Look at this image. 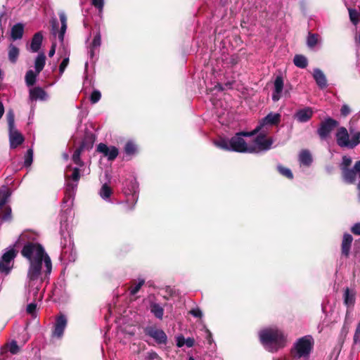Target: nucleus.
I'll list each match as a JSON object with an SVG mask.
<instances>
[{
    "mask_svg": "<svg viewBox=\"0 0 360 360\" xmlns=\"http://www.w3.org/2000/svg\"><path fill=\"white\" fill-rule=\"evenodd\" d=\"M49 98L47 93L41 87H34L30 89L29 99L31 101H46Z\"/></svg>",
    "mask_w": 360,
    "mask_h": 360,
    "instance_id": "nucleus-20",
    "label": "nucleus"
},
{
    "mask_svg": "<svg viewBox=\"0 0 360 360\" xmlns=\"http://www.w3.org/2000/svg\"><path fill=\"white\" fill-rule=\"evenodd\" d=\"M36 308H37V304L34 302H31L27 307V313H29L32 315H34L35 313V311H36Z\"/></svg>",
    "mask_w": 360,
    "mask_h": 360,
    "instance_id": "nucleus-53",
    "label": "nucleus"
},
{
    "mask_svg": "<svg viewBox=\"0 0 360 360\" xmlns=\"http://www.w3.org/2000/svg\"><path fill=\"white\" fill-rule=\"evenodd\" d=\"M61 253L60 258L64 263L73 262L76 259L77 254L74 248V243L68 231H61Z\"/></svg>",
    "mask_w": 360,
    "mask_h": 360,
    "instance_id": "nucleus-6",
    "label": "nucleus"
},
{
    "mask_svg": "<svg viewBox=\"0 0 360 360\" xmlns=\"http://www.w3.org/2000/svg\"><path fill=\"white\" fill-rule=\"evenodd\" d=\"M340 112L341 115L345 117L350 113V108L347 105L345 104L342 106Z\"/></svg>",
    "mask_w": 360,
    "mask_h": 360,
    "instance_id": "nucleus-56",
    "label": "nucleus"
},
{
    "mask_svg": "<svg viewBox=\"0 0 360 360\" xmlns=\"http://www.w3.org/2000/svg\"><path fill=\"white\" fill-rule=\"evenodd\" d=\"M284 89V81L282 76H277L274 82V89L272 92V100L274 102L278 101L282 97Z\"/></svg>",
    "mask_w": 360,
    "mask_h": 360,
    "instance_id": "nucleus-16",
    "label": "nucleus"
},
{
    "mask_svg": "<svg viewBox=\"0 0 360 360\" xmlns=\"http://www.w3.org/2000/svg\"><path fill=\"white\" fill-rule=\"evenodd\" d=\"M299 160L304 165H309L312 161L311 155L308 150H302L300 153Z\"/></svg>",
    "mask_w": 360,
    "mask_h": 360,
    "instance_id": "nucleus-35",
    "label": "nucleus"
},
{
    "mask_svg": "<svg viewBox=\"0 0 360 360\" xmlns=\"http://www.w3.org/2000/svg\"><path fill=\"white\" fill-rule=\"evenodd\" d=\"M319 41V37L316 34H311L309 33L307 39V44L309 48H314Z\"/></svg>",
    "mask_w": 360,
    "mask_h": 360,
    "instance_id": "nucleus-40",
    "label": "nucleus"
},
{
    "mask_svg": "<svg viewBox=\"0 0 360 360\" xmlns=\"http://www.w3.org/2000/svg\"><path fill=\"white\" fill-rule=\"evenodd\" d=\"M281 121V115L279 113L276 112H270L265 117L262 119L260 122L259 125L257 126L254 131L255 134L259 132V131H262L263 132H268V126H273L278 124Z\"/></svg>",
    "mask_w": 360,
    "mask_h": 360,
    "instance_id": "nucleus-11",
    "label": "nucleus"
},
{
    "mask_svg": "<svg viewBox=\"0 0 360 360\" xmlns=\"http://www.w3.org/2000/svg\"><path fill=\"white\" fill-rule=\"evenodd\" d=\"M352 240L353 238L350 234H344L342 242V253L344 255L348 256Z\"/></svg>",
    "mask_w": 360,
    "mask_h": 360,
    "instance_id": "nucleus-25",
    "label": "nucleus"
},
{
    "mask_svg": "<svg viewBox=\"0 0 360 360\" xmlns=\"http://www.w3.org/2000/svg\"><path fill=\"white\" fill-rule=\"evenodd\" d=\"M38 75L39 74H37V72H34V71L32 70H28L26 72L25 78L26 84L28 86L34 85V83L36 82V78Z\"/></svg>",
    "mask_w": 360,
    "mask_h": 360,
    "instance_id": "nucleus-36",
    "label": "nucleus"
},
{
    "mask_svg": "<svg viewBox=\"0 0 360 360\" xmlns=\"http://www.w3.org/2000/svg\"><path fill=\"white\" fill-rule=\"evenodd\" d=\"M274 360H287L286 357L276 358L274 359Z\"/></svg>",
    "mask_w": 360,
    "mask_h": 360,
    "instance_id": "nucleus-63",
    "label": "nucleus"
},
{
    "mask_svg": "<svg viewBox=\"0 0 360 360\" xmlns=\"http://www.w3.org/2000/svg\"><path fill=\"white\" fill-rule=\"evenodd\" d=\"M70 167L67 169L65 172L66 188L65 197L63 200V214H61V222L66 221L67 215L71 212V207L73 203V200L75 191L77 188V182L80 178L79 169L75 167L72 169L71 174H68V170Z\"/></svg>",
    "mask_w": 360,
    "mask_h": 360,
    "instance_id": "nucleus-2",
    "label": "nucleus"
},
{
    "mask_svg": "<svg viewBox=\"0 0 360 360\" xmlns=\"http://www.w3.org/2000/svg\"><path fill=\"white\" fill-rule=\"evenodd\" d=\"M16 252L13 247L6 248L0 258V274H8L13 266Z\"/></svg>",
    "mask_w": 360,
    "mask_h": 360,
    "instance_id": "nucleus-10",
    "label": "nucleus"
},
{
    "mask_svg": "<svg viewBox=\"0 0 360 360\" xmlns=\"http://www.w3.org/2000/svg\"><path fill=\"white\" fill-rule=\"evenodd\" d=\"M19 56V49L13 44H10L8 47V59L12 63H15Z\"/></svg>",
    "mask_w": 360,
    "mask_h": 360,
    "instance_id": "nucleus-33",
    "label": "nucleus"
},
{
    "mask_svg": "<svg viewBox=\"0 0 360 360\" xmlns=\"http://www.w3.org/2000/svg\"><path fill=\"white\" fill-rule=\"evenodd\" d=\"M352 232L357 236H360V223H356L351 229Z\"/></svg>",
    "mask_w": 360,
    "mask_h": 360,
    "instance_id": "nucleus-57",
    "label": "nucleus"
},
{
    "mask_svg": "<svg viewBox=\"0 0 360 360\" xmlns=\"http://www.w3.org/2000/svg\"><path fill=\"white\" fill-rule=\"evenodd\" d=\"M92 4L97 8L99 11H101L103 8L104 0H91Z\"/></svg>",
    "mask_w": 360,
    "mask_h": 360,
    "instance_id": "nucleus-54",
    "label": "nucleus"
},
{
    "mask_svg": "<svg viewBox=\"0 0 360 360\" xmlns=\"http://www.w3.org/2000/svg\"><path fill=\"white\" fill-rule=\"evenodd\" d=\"M354 169L356 172H360V160L357 161L354 166Z\"/></svg>",
    "mask_w": 360,
    "mask_h": 360,
    "instance_id": "nucleus-60",
    "label": "nucleus"
},
{
    "mask_svg": "<svg viewBox=\"0 0 360 360\" xmlns=\"http://www.w3.org/2000/svg\"><path fill=\"white\" fill-rule=\"evenodd\" d=\"M260 131L261 133L255 138L254 141L250 143V153H257L268 150L273 143L272 139L266 138L267 133Z\"/></svg>",
    "mask_w": 360,
    "mask_h": 360,
    "instance_id": "nucleus-9",
    "label": "nucleus"
},
{
    "mask_svg": "<svg viewBox=\"0 0 360 360\" xmlns=\"http://www.w3.org/2000/svg\"><path fill=\"white\" fill-rule=\"evenodd\" d=\"M63 51L65 57L59 66V72H60V75H62L63 74L65 68H67V66L68 65V63H69V51H68V49L67 48H65V46H63Z\"/></svg>",
    "mask_w": 360,
    "mask_h": 360,
    "instance_id": "nucleus-34",
    "label": "nucleus"
},
{
    "mask_svg": "<svg viewBox=\"0 0 360 360\" xmlns=\"http://www.w3.org/2000/svg\"><path fill=\"white\" fill-rule=\"evenodd\" d=\"M24 31V27L22 23H17L11 28V37L13 40L22 38Z\"/></svg>",
    "mask_w": 360,
    "mask_h": 360,
    "instance_id": "nucleus-28",
    "label": "nucleus"
},
{
    "mask_svg": "<svg viewBox=\"0 0 360 360\" xmlns=\"http://www.w3.org/2000/svg\"><path fill=\"white\" fill-rule=\"evenodd\" d=\"M138 186L136 180L131 179L126 181L123 188V193L127 197L126 204L127 210H132L138 200L137 195Z\"/></svg>",
    "mask_w": 360,
    "mask_h": 360,
    "instance_id": "nucleus-8",
    "label": "nucleus"
},
{
    "mask_svg": "<svg viewBox=\"0 0 360 360\" xmlns=\"http://www.w3.org/2000/svg\"><path fill=\"white\" fill-rule=\"evenodd\" d=\"M101 94L99 91H98V90L93 91V92L91 94V97H90L91 103L94 104V103H97L101 99Z\"/></svg>",
    "mask_w": 360,
    "mask_h": 360,
    "instance_id": "nucleus-48",
    "label": "nucleus"
},
{
    "mask_svg": "<svg viewBox=\"0 0 360 360\" xmlns=\"http://www.w3.org/2000/svg\"><path fill=\"white\" fill-rule=\"evenodd\" d=\"M357 188H358V190H359V197L360 198V182L359 183Z\"/></svg>",
    "mask_w": 360,
    "mask_h": 360,
    "instance_id": "nucleus-64",
    "label": "nucleus"
},
{
    "mask_svg": "<svg viewBox=\"0 0 360 360\" xmlns=\"http://www.w3.org/2000/svg\"><path fill=\"white\" fill-rule=\"evenodd\" d=\"M354 342L356 344L360 342V322L358 323L356 328V331L354 335Z\"/></svg>",
    "mask_w": 360,
    "mask_h": 360,
    "instance_id": "nucleus-51",
    "label": "nucleus"
},
{
    "mask_svg": "<svg viewBox=\"0 0 360 360\" xmlns=\"http://www.w3.org/2000/svg\"><path fill=\"white\" fill-rule=\"evenodd\" d=\"M43 40V35L41 32L34 34L32 39L30 50L33 53L37 52L40 48Z\"/></svg>",
    "mask_w": 360,
    "mask_h": 360,
    "instance_id": "nucleus-24",
    "label": "nucleus"
},
{
    "mask_svg": "<svg viewBox=\"0 0 360 360\" xmlns=\"http://www.w3.org/2000/svg\"><path fill=\"white\" fill-rule=\"evenodd\" d=\"M4 113V107L3 103L0 101V120L1 119Z\"/></svg>",
    "mask_w": 360,
    "mask_h": 360,
    "instance_id": "nucleus-61",
    "label": "nucleus"
},
{
    "mask_svg": "<svg viewBox=\"0 0 360 360\" xmlns=\"http://www.w3.org/2000/svg\"><path fill=\"white\" fill-rule=\"evenodd\" d=\"M207 338L209 340V342H210V339L211 338V333L208 330H207Z\"/></svg>",
    "mask_w": 360,
    "mask_h": 360,
    "instance_id": "nucleus-62",
    "label": "nucleus"
},
{
    "mask_svg": "<svg viewBox=\"0 0 360 360\" xmlns=\"http://www.w3.org/2000/svg\"><path fill=\"white\" fill-rule=\"evenodd\" d=\"M176 343L178 347H182L185 345V338L182 335L176 337Z\"/></svg>",
    "mask_w": 360,
    "mask_h": 360,
    "instance_id": "nucleus-55",
    "label": "nucleus"
},
{
    "mask_svg": "<svg viewBox=\"0 0 360 360\" xmlns=\"http://www.w3.org/2000/svg\"><path fill=\"white\" fill-rule=\"evenodd\" d=\"M8 349L11 354H15L19 352L20 347L15 341H13L8 345Z\"/></svg>",
    "mask_w": 360,
    "mask_h": 360,
    "instance_id": "nucleus-47",
    "label": "nucleus"
},
{
    "mask_svg": "<svg viewBox=\"0 0 360 360\" xmlns=\"http://www.w3.org/2000/svg\"><path fill=\"white\" fill-rule=\"evenodd\" d=\"M44 280L37 282L34 281V284H30V279L28 278V286L30 288L29 290V295L30 296H32L34 301L38 300L41 301L43 298V293L42 292H39L40 288L39 285L44 281Z\"/></svg>",
    "mask_w": 360,
    "mask_h": 360,
    "instance_id": "nucleus-21",
    "label": "nucleus"
},
{
    "mask_svg": "<svg viewBox=\"0 0 360 360\" xmlns=\"http://www.w3.org/2000/svg\"><path fill=\"white\" fill-rule=\"evenodd\" d=\"M145 333L154 339L158 344H165L167 342V337L165 333L160 328L155 326H148L146 328Z\"/></svg>",
    "mask_w": 360,
    "mask_h": 360,
    "instance_id": "nucleus-13",
    "label": "nucleus"
},
{
    "mask_svg": "<svg viewBox=\"0 0 360 360\" xmlns=\"http://www.w3.org/2000/svg\"><path fill=\"white\" fill-rule=\"evenodd\" d=\"M145 283V280L139 278L137 282H135L130 288L129 292L131 295H135Z\"/></svg>",
    "mask_w": 360,
    "mask_h": 360,
    "instance_id": "nucleus-39",
    "label": "nucleus"
},
{
    "mask_svg": "<svg viewBox=\"0 0 360 360\" xmlns=\"http://www.w3.org/2000/svg\"><path fill=\"white\" fill-rule=\"evenodd\" d=\"M294 64L300 68H304L307 66V59L302 55H296L293 60Z\"/></svg>",
    "mask_w": 360,
    "mask_h": 360,
    "instance_id": "nucleus-37",
    "label": "nucleus"
},
{
    "mask_svg": "<svg viewBox=\"0 0 360 360\" xmlns=\"http://www.w3.org/2000/svg\"><path fill=\"white\" fill-rule=\"evenodd\" d=\"M189 313L194 317L201 318L202 316V311L199 308H194Z\"/></svg>",
    "mask_w": 360,
    "mask_h": 360,
    "instance_id": "nucleus-52",
    "label": "nucleus"
},
{
    "mask_svg": "<svg viewBox=\"0 0 360 360\" xmlns=\"http://www.w3.org/2000/svg\"><path fill=\"white\" fill-rule=\"evenodd\" d=\"M9 142L11 148H15L24 141L23 136L16 129V128L9 129Z\"/></svg>",
    "mask_w": 360,
    "mask_h": 360,
    "instance_id": "nucleus-19",
    "label": "nucleus"
},
{
    "mask_svg": "<svg viewBox=\"0 0 360 360\" xmlns=\"http://www.w3.org/2000/svg\"><path fill=\"white\" fill-rule=\"evenodd\" d=\"M351 163H352L351 158H349L348 156H344L342 158V162L341 164V169L344 170V169H347L348 167L351 165Z\"/></svg>",
    "mask_w": 360,
    "mask_h": 360,
    "instance_id": "nucleus-49",
    "label": "nucleus"
},
{
    "mask_svg": "<svg viewBox=\"0 0 360 360\" xmlns=\"http://www.w3.org/2000/svg\"><path fill=\"white\" fill-rule=\"evenodd\" d=\"M97 150L103 153L109 160H115L118 155V149L115 146H108L105 143H99L97 146Z\"/></svg>",
    "mask_w": 360,
    "mask_h": 360,
    "instance_id": "nucleus-17",
    "label": "nucleus"
},
{
    "mask_svg": "<svg viewBox=\"0 0 360 360\" xmlns=\"http://www.w3.org/2000/svg\"><path fill=\"white\" fill-rule=\"evenodd\" d=\"M314 110L310 107H305L298 110L294 115V118L299 122H308L313 116Z\"/></svg>",
    "mask_w": 360,
    "mask_h": 360,
    "instance_id": "nucleus-18",
    "label": "nucleus"
},
{
    "mask_svg": "<svg viewBox=\"0 0 360 360\" xmlns=\"http://www.w3.org/2000/svg\"><path fill=\"white\" fill-rule=\"evenodd\" d=\"M67 318L63 314H61L56 318L54 330L52 333L53 337L60 338L63 336L67 326Z\"/></svg>",
    "mask_w": 360,
    "mask_h": 360,
    "instance_id": "nucleus-15",
    "label": "nucleus"
},
{
    "mask_svg": "<svg viewBox=\"0 0 360 360\" xmlns=\"http://www.w3.org/2000/svg\"><path fill=\"white\" fill-rule=\"evenodd\" d=\"M259 337L264 347L270 352H276L285 345V336L282 330L275 326L261 330Z\"/></svg>",
    "mask_w": 360,
    "mask_h": 360,
    "instance_id": "nucleus-3",
    "label": "nucleus"
},
{
    "mask_svg": "<svg viewBox=\"0 0 360 360\" xmlns=\"http://www.w3.org/2000/svg\"><path fill=\"white\" fill-rule=\"evenodd\" d=\"M21 253L30 262L27 278L30 284L34 285L35 281L40 282L46 280L51 272L52 264L44 248L39 244L27 243Z\"/></svg>",
    "mask_w": 360,
    "mask_h": 360,
    "instance_id": "nucleus-1",
    "label": "nucleus"
},
{
    "mask_svg": "<svg viewBox=\"0 0 360 360\" xmlns=\"http://www.w3.org/2000/svg\"><path fill=\"white\" fill-rule=\"evenodd\" d=\"M344 180L347 182L352 184L355 181L356 177V172L354 169H346L342 170Z\"/></svg>",
    "mask_w": 360,
    "mask_h": 360,
    "instance_id": "nucleus-31",
    "label": "nucleus"
},
{
    "mask_svg": "<svg viewBox=\"0 0 360 360\" xmlns=\"http://www.w3.org/2000/svg\"><path fill=\"white\" fill-rule=\"evenodd\" d=\"M112 193V188L108 186L106 184H103L100 189L99 195L102 199H103L105 201H110V195Z\"/></svg>",
    "mask_w": 360,
    "mask_h": 360,
    "instance_id": "nucleus-32",
    "label": "nucleus"
},
{
    "mask_svg": "<svg viewBox=\"0 0 360 360\" xmlns=\"http://www.w3.org/2000/svg\"><path fill=\"white\" fill-rule=\"evenodd\" d=\"M348 10H349L350 20L352 21V22L354 25H357V23L359 21V13L355 9L349 8Z\"/></svg>",
    "mask_w": 360,
    "mask_h": 360,
    "instance_id": "nucleus-44",
    "label": "nucleus"
},
{
    "mask_svg": "<svg viewBox=\"0 0 360 360\" xmlns=\"http://www.w3.org/2000/svg\"><path fill=\"white\" fill-rule=\"evenodd\" d=\"M338 122L330 117L326 119L321 123L320 127L317 130L318 134L321 139H326L333 129L338 126Z\"/></svg>",
    "mask_w": 360,
    "mask_h": 360,
    "instance_id": "nucleus-12",
    "label": "nucleus"
},
{
    "mask_svg": "<svg viewBox=\"0 0 360 360\" xmlns=\"http://www.w3.org/2000/svg\"><path fill=\"white\" fill-rule=\"evenodd\" d=\"M254 134H255L254 131L252 132H239L231 139H220L215 141L214 143L217 147L222 150L250 153V144L247 143L243 137L251 136Z\"/></svg>",
    "mask_w": 360,
    "mask_h": 360,
    "instance_id": "nucleus-4",
    "label": "nucleus"
},
{
    "mask_svg": "<svg viewBox=\"0 0 360 360\" xmlns=\"http://www.w3.org/2000/svg\"><path fill=\"white\" fill-rule=\"evenodd\" d=\"M33 161V150L30 148L25 155L24 165L25 167H30Z\"/></svg>",
    "mask_w": 360,
    "mask_h": 360,
    "instance_id": "nucleus-42",
    "label": "nucleus"
},
{
    "mask_svg": "<svg viewBox=\"0 0 360 360\" xmlns=\"http://www.w3.org/2000/svg\"><path fill=\"white\" fill-rule=\"evenodd\" d=\"M6 119L8 124V129L15 128V115L12 110H9L6 113Z\"/></svg>",
    "mask_w": 360,
    "mask_h": 360,
    "instance_id": "nucleus-43",
    "label": "nucleus"
},
{
    "mask_svg": "<svg viewBox=\"0 0 360 360\" xmlns=\"http://www.w3.org/2000/svg\"><path fill=\"white\" fill-rule=\"evenodd\" d=\"M277 168H278L279 173L281 174H282L283 176H284L290 179L293 178L292 173L290 169L284 167L281 165H278Z\"/></svg>",
    "mask_w": 360,
    "mask_h": 360,
    "instance_id": "nucleus-45",
    "label": "nucleus"
},
{
    "mask_svg": "<svg viewBox=\"0 0 360 360\" xmlns=\"http://www.w3.org/2000/svg\"><path fill=\"white\" fill-rule=\"evenodd\" d=\"M45 63L46 56L44 53H39L34 60V69L37 74H39V72L44 69Z\"/></svg>",
    "mask_w": 360,
    "mask_h": 360,
    "instance_id": "nucleus-29",
    "label": "nucleus"
},
{
    "mask_svg": "<svg viewBox=\"0 0 360 360\" xmlns=\"http://www.w3.org/2000/svg\"><path fill=\"white\" fill-rule=\"evenodd\" d=\"M59 18H60V22H61V27H60V31L58 32V37L59 40L62 43H63L64 35H65V33L67 30V17L64 12H60Z\"/></svg>",
    "mask_w": 360,
    "mask_h": 360,
    "instance_id": "nucleus-26",
    "label": "nucleus"
},
{
    "mask_svg": "<svg viewBox=\"0 0 360 360\" xmlns=\"http://www.w3.org/2000/svg\"><path fill=\"white\" fill-rule=\"evenodd\" d=\"M83 150V146H81L79 148H77L73 155H72V160L73 162L78 165L82 166V162L80 159L81 153Z\"/></svg>",
    "mask_w": 360,
    "mask_h": 360,
    "instance_id": "nucleus-41",
    "label": "nucleus"
},
{
    "mask_svg": "<svg viewBox=\"0 0 360 360\" xmlns=\"http://www.w3.org/2000/svg\"><path fill=\"white\" fill-rule=\"evenodd\" d=\"M337 144L341 148H354L360 143V131L353 132L350 130L349 134L347 129L340 127L335 133Z\"/></svg>",
    "mask_w": 360,
    "mask_h": 360,
    "instance_id": "nucleus-5",
    "label": "nucleus"
},
{
    "mask_svg": "<svg viewBox=\"0 0 360 360\" xmlns=\"http://www.w3.org/2000/svg\"><path fill=\"white\" fill-rule=\"evenodd\" d=\"M343 300L347 308H352L355 304V292L348 288H346L343 294Z\"/></svg>",
    "mask_w": 360,
    "mask_h": 360,
    "instance_id": "nucleus-22",
    "label": "nucleus"
},
{
    "mask_svg": "<svg viewBox=\"0 0 360 360\" xmlns=\"http://www.w3.org/2000/svg\"><path fill=\"white\" fill-rule=\"evenodd\" d=\"M195 340L193 338H188L185 339V345L187 347H192L194 345Z\"/></svg>",
    "mask_w": 360,
    "mask_h": 360,
    "instance_id": "nucleus-58",
    "label": "nucleus"
},
{
    "mask_svg": "<svg viewBox=\"0 0 360 360\" xmlns=\"http://www.w3.org/2000/svg\"><path fill=\"white\" fill-rule=\"evenodd\" d=\"M146 360H160L158 354L153 351L148 352L146 354Z\"/></svg>",
    "mask_w": 360,
    "mask_h": 360,
    "instance_id": "nucleus-50",
    "label": "nucleus"
},
{
    "mask_svg": "<svg viewBox=\"0 0 360 360\" xmlns=\"http://www.w3.org/2000/svg\"><path fill=\"white\" fill-rule=\"evenodd\" d=\"M136 151L137 146L132 141H129L126 143L124 146V153L126 155H133L136 153Z\"/></svg>",
    "mask_w": 360,
    "mask_h": 360,
    "instance_id": "nucleus-38",
    "label": "nucleus"
},
{
    "mask_svg": "<svg viewBox=\"0 0 360 360\" xmlns=\"http://www.w3.org/2000/svg\"><path fill=\"white\" fill-rule=\"evenodd\" d=\"M313 77L320 88L323 89L327 86L326 76L320 69L316 68L314 70Z\"/></svg>",
    "mask_w": 360,
    "mask_h": 360,
    "instance_id": "nucleus-23",
    "label": "nucleus"
},
{
    "mask_svg": "<svg viewBox=\"0 0 360 360\" xmlns=\"http://www.w3.org/2000/svg\"><path fill=\"white\" fill-rule=\"evenodd\" d=\"M56 45L55 43H53L52 46H51V48L49 52V57H53L56 53Z\"/></svg>",
    "mask_w": 360,
    "mask_h": 360,
    "instance_id": "nucleus-59",
    "label": "nucleus"
},
{
    "mask_svg": "<svg viewBox=\"0 0 360 360\" xmlns=\"http://www.w3.org/2000/svg\"><path fill=\"white\" fill-rule=\"evenodd\" d=\"M101 44V36L100 32H97L94 39L93 41L90 45V50L89 51V56L92 58L95 55V50L98 49Z\"/></svg>",
    "mask_w": 360,
    "mask_h": 360,
    "instance_id": "nucleus-27",
    "label": "nucleus"
},
{
    "mask_svg": "<svg viewBox=\"0 0 360 360\" xmlns=\"http://www.w3.org/2000/svg\"><path fill=\"white\" fill-rule=\"evenodd\" d=\"M150 312L158 319H162L164 315V309L160 304L152 302L150 304Z\"/></svg>",
    "mask_w": 360,
    "mask_h": 360,
    "instance_id": "nucleus-30",
    "label": "nucleus"
},
{
    "mask_svg": "<svg viewBox=\"0 0 360 360\" xmlns=\"http://www.w3.org/2000/svg\"><path fill=\"white\" fill-rule=\"evenodd\" d=\"M11 193L8 190L4 191L3 198L0 200V219L9 220L11 217V209L6 205L7 199Z\"/></svg>",
    "mask_w": 360,
    "mask_h": 360,
    "instance_id": "nucleus-14",
    "label": "nucleus"
},
{
    "mask_svg": "<svg viewBox=\"0 0 360 360\" xmlns=\"http://www.w3.org/2000/svg\"><path fill=\"white\" fill-rule=\"evenodd\" d=\"M32 238H33V237H32V233H30L29 231H25L19 236V238H18V240L17 243L25 242L26 240H29Z\"/></svg>",
    "mask_w": 360,
    "mask_h": 360,
    "instance_id": "nucleus-46",
    "label": "nucleus"
},
{
    "mask_svg": "<svg viewBox=\"0 0 360 360\" xmlns=\"http://www.w3.org/2000/svg\"><path fill=\"white\" fill-rule=\"evenodd\" d=\"M314 344L311 335H305L299 338L291 349L292 355L297 359L308 357L312 350Z\"/></svg>",
    "mask_w": 360,
    "mask_h": 360,
    "instance_id": "nucleus-7",
    "label": "nucleus"
}]
</instances>
